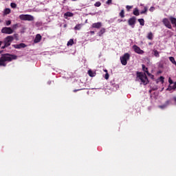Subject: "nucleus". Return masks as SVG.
<instances>
[{
    "mask_svg": "<svg viewBox=\"0 0 176 176\" xmlns=\"http://www.w3.org/2000/svg\"><path fill=\"white\" fill-rule=\"evenodd\" d=\"M17 60V56L10 54H3L0 56V67H6V63Z\"/></svg>",
    "mask_w": 176,
    "mask_h": 176,
    "instance_id": "obj_1",
    "label": "nucleus"
},
{
    "mask_svg": "<svg viewBox=\"0 0 176 176\" xmlns=\"http://www.w3.org/2000/svg\"><path fill=\"white\" fill-rule=\"evenodd\" d=\"M136 80L140 82L141 81V85H144L146 86L148 83H149V80H148V76H146V74L142 73L141 72H136Z\"/></svg>",
    "mask_w": 176,
    "mask_h": 176,
    "instance_id": "obj_2",
    "label": "nucleus"
},
{
    "mask_svg": "<svg viewBox=\"0 0 176 176\" xmlns=\"http://www.w3.org/2000/svg\"><path fill=\"white\" fill-rule=\"evenodd\" d=\"M14 40V37H13V36H8L4 39V45L1 47V49L9 47V46H10L12 42H13Z\"/></svg>",
    "mask_w": 176,
    "mask_h": 176,
    "instance_id": "obj_3",
    "label": "nucleus"
},
{
    "mask_svg": "<svg viewBox=\"0 0 176 176\" xmlns=\"http://www.w3.org/2000/svg\"><path fill=\"white\" fill-rule=\"evenodd\" d=\"M19 19L23 21H34L35 20L34 16L31 14H21Z\"/></svg>",
    "mask_w": 176,
    "mask_h": 176,
    "instance_id": "obj_4",
    "label": "nucleus"
},
{
    "mask_svg": "<svg viewBox=\"0 0 176 176\" xmlns=\"http://www.w3.org/2000/svg\"><path fill=\"white\" fill-rule=\"evenodd\" d=\"M129 60H130V54L129 53H125L120 57V61L122 65H127V61H129Z\"/></svg>",
    "mask_w": 176,
    "mask_h": 176,
    "instance_id": "obj_5",
    "label": "nucleus"
},
{
    "mask_svg": "<svg viewBox=\"0 0 176 176\" xmlns=\"http://www.w3.org/2000/svg\"><path fill=\"white\" fill-rule=\"evenodd\" d=\"M135 23H137V18L135 16H132L128 20V24L132 28H134V27H135Z\"/></svg>",
    "mask_w": 176,
    "mask_h": 176,
    "instance_id": "obj_6",
    "label": "nucleus"
},
{
    "mask_svg": "<svg viewBox=\"0 0 176 176\" xmlns=\"http://www.w3.org/2000/svg\"><path fill=\"white\" fill-rule=\"evenodd\" d=\"M2 34H7L8 35H10L13 34L14 31L12 28L4 27L1 29Z\"/></svg>",
    "mask_w": 176,
    "mask_h": 176,
    "instance_id": "obj_7",
    "label": "nucleus"
},
{
    "mask_svg": "<svg viewBox=\"0 0 176 176\" xmlns=\"http://www.w3.org/2000/svg\"><path fill=\"white\" fill-rule=\"evenodd\" d=\"M162 23L166 27V28H168L169 30H171L173 28V26H171V23L167 18H164L162 19Z\"/></svg>",
    "mask_w": 176,
    "mask_h": 176,
    "instance_id": "obj_8",
    "label": "nucleus"
},
{
    "mask_svg": "<svg viewBox=\"0 0 176 176\" xmlns=\"http://www.w3.org/2000/svg\"><path fill=\"white\" fill-rule=\"evenodd\" d=\"M12 47L14 49H24L27 47V45L24 43H21L20 44H14L12 45Z\"/></svg>",
    "mask_w": 176,
    "mask_h": 176,
    "instance_id": "obj_9",
    "label": "nucleus"
},
{
    "mask_svg": "<svg viewBox=\"0 0 176 176\" xmlns=\"http://www.w3.org/2000/svg\"><path fill=\"white\" fill-rule=\"evenodd\" d=\"M133 49L135 53H138V54H144V50H141L138 45H133Z\"/></svg>",
    "mask_w": 176,
    "mask_h": 176,
    "instance_id": "obj_10",
    "label": "nucleus"
},
{
    "mask_svg": "<svg viewBox=\"0 0 176 176\" xmlns=\"http://www.w3.org/2000/svg\"><path fill=\"white\" fill-rule=\"evenodd\" d=\"M42 40V36H41V34H36L34 42V43H39V42H41V41Z\"/></svg>",
    "mask_w": 176,
    "mask_h": 176,
    "instance_id": "obj_11",
    "label": "nucleus"
},
{
    "mask_svg": "<svg viewBox=\"0 0 176 176\" xmlns=\"http://www.w3.org/2000/svg\"><path fill=\"white\" fill-rule=\"evenodd\" d=\"M168 105H170V100H167L165 104L158 106V108L160 109H165V108H167Z\"/></svg>",
    "mask_w": 176,
    "mask_h": 176,
    "instance_id": "obj_12",
    "label": "nucleus"
},
{
    "mask_svg": "<svg viewBox=\"0 0 176 176\" xmlns=\"http://www.w3.org/2000/svg\"><path fill=\"white\" fill-rule=\"evenodd\" d=\"M102 23L101 22H98L92 24V28H101Z\"/></svg>",
    "mask_w": 176,
    "mask_h": 176,
    "instance_id": "obj_13",
    "label": "nucleus"
},
{
    "mask_svg": "<svg viewBox=\"0 0 176 176\" xmlns=\"http://www.w3.org/2000/svg\"><path fill=\"white\" fill-rule=\"evenodd\" d=\"M88 75L91 77V78H94V76H96V72H93L91 69H89L88 71Z\"/></svg>",
    "mask_w": 176,
    "mask_h": 176,
    "instance_id": "obj_14",
    "label": "nucleus"
},
{
    "mask_svg": "<svg viewBox=\"0 0 176 176\" xmlns=\"http://www.w3.org/2000/svg\"><path fill=\"white\" fill-rule=\"evenodd\" d=\"M103 34H105V28H102L98 33V36H102Z\"/></svg>",
    "mask_w": 176,
    "mask_h": 176,
    "instance_id": "obj_15",
    "label": "nucleus"
},
{
    "mask_svg": "<svg viewBox=\"0 0 176 176\" xmlns=\"http://www.w3.org/2000/svg\"><path fill=\"white\" fill-rule=\"evenodd\" d=\"M147 39H149L150 41H152L153 39V34L152 32H150L147 35Z\"/></svg>",
    "mask_w": 176,
    "mask_h": 176,
    "instance_id": "obj_16",
    "label": "nucleus"
},
{
    "mask_svg": "<svg viewBox=\"0 0 176 176\" xmlns=\"http://www.w3.org/2000/svg\"><path fill=\"white\" fill-rule=\"evenodd\" d=\"M74 16V14L72 12H67L64 14L65 17H72Z\"/></svg>",
    "mask_w": 176,
    "mask_h": 176,
    "instance_id": "obj_17",
    "label": "nucleus"
},
{
    "mask_svg": "<svg viewBox=\"0 0 176 176\" xmlns=\"http://www.w3.org/2000/svg\"><path fill=\"white\" fill-rule=\"evenodd\" d=\"M138 21L140 23V25H145V21L144 20V19H138Z\"/></svg>",
    "mask_w": 176,
    "mask_h": 176,
    "instance_id": "obj_18",
    "label": "nucleus"
},
{
    "mask_svg": "<svg viewBox=\"0 0 176 176\" xmlns=\"http://www.w3.org/2000/svg\"><path fill=\"white\" fill-rule=\"evenodd\" d=\"M142 71H144V72H145L146 74H148V72H149V71H148V67H146L145 65H142Z\"/></svg>",
    "mask_w": 176,
    "mask_h": 176,
    "instance_id": "obj_19",
    "label": "nucleus"
},
{
    "mask_svg": "<svg viewBox=\"0 0 176 176\" xmlns=\"http://www.w3.org/2000/svg\"><path fill=\"white\" fill-rule=\"evenodd\" d=\"M133 14L134 16H140V11L138 10V8H135L133 10Z\"/></svg>",
    "mask_w": 176,
    "mask_h": 176,
    "instance_id": "obj_20",
    "label": "nucleus"
},
{
    "mask_svg": "<svg viewBox=\"0 0 176 176\" xmlns=\"http://www.w3.org/2000/svg\"><path fill=\"white\" fill-rule=\"evenodd\" d=\"M169 60L172 63V64H174L176 66V61H175V58H174V57L170 56Z\"/></svg>",
    "mask_w": 176,
    "mask_h": 176,
    "instance_id": "obj_21",
    "label": "nucleus"
},
{
    "mask_svg": "<svg viewBox=\"0 0 176 176\" xmlns=\"http://www.w3.org/2000/svg\"><path fill=\"white\" fill-rule=\"evenodd\" d=\"M74 38H71L69 39V41L67 42V46H72V45H74Z\"/></svg>",
    "mask_w": 176,
    "mask_h": 176,
    "instance_id": "obj_22",
    "label": "nucleus"
},
{
    "mask_svg": "<svg viewBox=\"0 0 176 176\" xmlns=\"http://www.w3.org/2000/svg\"><path fill=\"white\" fill-rule=\"evenodd\" d=\"M81 28H82L81 24H78L74 27V30H76V31H79V30H80Z\"/></svg>",
    "mask_w": 176,
    "mask_h": 176,
    "instance_id": "obj_23",
    "label": "nucleus"
},
{
    "mask_svg": "<svg viewBox=\"0 0 176 176\" xmlns=\"http://www.w3.org/2000/svg\"><path fill=\"white\" fill-rule=\"evenodd\" d=\"M155 57L159 58L160 57V54H159L158 51L156 50H153Z\"/></svg>",
    "mask_w": 176,
    "mask_h": 176,
    "instance_id": "obj_24",
    "label": "nucleus"
},
{
    "mask_svg": "<svg viewBox=\"0 0 176 176\" xmlns=\"http://www.w3.org/2000/svg\"><path fill=\"white\" fill-rule=\"evenodd\" d=\"M119 16H120V17H121V19H124V10H122L120 11V12L119 13Z\"/></svg>",
    "mask_w": 176,
    "mask_h": 176,
    "instance_id": "obj_25",
    "label": "nucleus"
},
{
    "mask_svg": "<svg viewBox=\"0 0 176 176\" xmlns=\"http://www.w3.org/2000/svg\"><path fill=\"white\" fill-rule=\"evenodd\" d=\"M146 12H148V8L144 7V10L140 12V14H145V13H146Z\"/></svg>",
    "mask_w": 176,
    "mask_h": 176,
    "instance_id": "obj_26",
    "label": "nucleus"
},
{
    "mask_svg": "<svg viewBox=\"0 0 176 176\" xmlns=\"http://www.w3.org/2000/svg\"><path fill=\"white\" fill-rule=\"evenodd\" d=\"M10 6L12 9H16V8H17V4H16V3H11Z\"/></svg>",
    "mask_w": 176,
    "mask_h": 176,
    "instance_id": "obj_27",
    "label": "nucleus"
},
{
    "mask_svg": "<svg viewBox=\"0 0 176 176\" xmlns=\"http://www.w3.org/2000/svg\"><path fill=\"white\" fill-rule=\"evenodd\" d=\"M94 6H96V8H100V6H101V2L97 1L96 3H95Z\"/></svg>",
    "mask_w": 176,
    "mask_h": 176,
    "instance_id": "obj_28",
    "label": "nucleus"
},
{
    "mask_svg": "<svg viewBox=\"0 0 176 176\" xmlns=\"http://www.w3.org/2000/svg\"><path fill=\"white\" fill-rule=\"evenodd\" d=\"M10 13V10L9 8H6L4 10V14H9Z\"/></svg>",
    "mask_w": 176,
    "mask_h": 176,
    "instance_id": "obj_29",
    "label": "nucleus"
},
{
    "mask_svg": "<svg viewBox=\"0 0 176 176\" xmlns=\"http://www.w3.org/2000/svg\"><path fill=\"white\" fill-rule=\"evenodd\" d=\"M147 75H148V76H150V78L151 79H154V78H155V76H153V74L149 73V72H147Z\"/></svg>",
    "mask_w": 176,
    "mask_h": 176,
    "instance_id": "obj_30",
    "label": "nucleus"
},
{
    "mask_svg": "<svg viewBox=\"0 0 176 176\" xmlns=\"http://www.w3.org/2000/svg\"><path fill=\"white\" fill-rule=\"evenodd\" d=\"M104 78L108 80V79H109V74L108 73H106V74L104 75Z\"/></svg>",
    "mask_w": 176,
    "mask_h": 176,
    "instance_id": "obj_31",
    "label": "nucleus"
},
{
    "mask_svg": "<svg viewBox=\"0 0 176 176\" xmlns=\"http://www.w3.org/2000/svg\"><path fill=\"white\" fill-rule=\"evenodd\" d=\"M160 80L162 82V83H164V77L160 76Z\"/></svg>",
    "mask_w": 176,
    "mask_h": 176,
    "instance_id": "obj_32",
    "label": "nucleus"
},
{
    "mask_svg": "<svg viewBox=\"0 0 176 176\" xmlns=\"http://www.w3.org/2000/svg\"><path fill=\"white\" fill-rule=\"evenodd\" d=\"M126 8L127 11L129 12V10H130V9L133 8V6H126Z\"/></svg>",
    "mask_w": 176,
    "mask_h": 176,
    "instance_id": "obj_33",
    "label": "nucleus"
},
{
    "mask_svg": "<svg viewBox=\"0 0 176 176\" xmlns=\"http://www.w3.org/2000/svg\"><path fill=\"white\" fill-rule=\"evenodd\" d=\"M14 36L16 41H19V34H14Z\"/></svg>",
    "mask_w": 176,
    "mask_h": 176,
    "instance_id": "obj_34",
    "label": "nucleus"
},
{
    "mask_svg": "<svg viewBox=\"0 0 176 176\" xmlns=\"http://www.w3.org/2000/svg\"><path fill=\"white\" fill-rule=\"evenodd\" d=\"M6 25H10V24H12V21H6Z\"/></svg>",
    "mask_w": 176,
    "mask_h": 176,
    "instance_id": "obj_35",
    "label": "nucleus"
},
{
    "mask_svg": "<svg viewBox=\"0 0 176 176\" xmlns=\"http://www.w3.org/2000/svg\"><path fill=\"white\" fill-rule=\"evenodd\" d=\"M166 90H168V91H171V90H173V87L169 86V87L166 89Z\"/></svg>",
    "mask_w": 176,
    "mask_h": 176,
    "instance_id": "obj_36",
    "label": "nucleus"
},
{
    "mask_svg": "<svg viewBox=\"0 0 176 176\" xmlns=\"http://www.w3.org/2000/svg\"><path fill=\"white\" fill-rule=\"evenodd\" d=\"M111 3H112V0H107V5H111Z\"/></svg>",
    "mask_w": 176,
    "mask_h": 176,
    "instance_id": "obj_37",
    "label": "nucleus"
},
{
    "mask_svg": "<svg viewBox=\"0 0 176 176\" xmlns=\"http://www.w3.org/2000/svg\"><path fill=\"white\" fill-rule=\"evenodd\" d=\"M168 82L170 83V85H173V80H171V78H170L168 79Z\"/></svg>",
    "mask_w": 176,
    "mask_h": 176,
    "instance_id": "obj_38",
    "label": "nucleus"
},
{
    "mask_svg": "<svg viewBox=\"0 0 176 176\" xmlns=\"http://www.w3.org/2000/svg\"><path fill=\"white\" fill-rule=\"evenodd\" d=\"M149 10H150L151 12H153V11L155 10V7H151L150 9H149Z\"/></svg>",
    "mask_w": 176,
    "mask_h": 176,
    "instance_id": "obj_39",
    "label": "nucleus"
},
{
    "mask_svg": "<svg viewBox=\"0 0 176 176\" xmlns=\"http://www.w3.org/2000/svg\"><path fill=\"white\" fill-rule=\"evenodd\" d=\"M173 90H175L176 89V86L175 84H174V85L172 87Z\"/></svg>",
    "mask_w": 176,
    "mask_h": 176,
    "instance_id": "obj_40",
    "label": "nucleus"
},
{
    "mask_svg": "<svg viewBox=\"0 0 176 176\" xmlns=\"http://www.w3.org/2000/svg\"><path fill=\"white\" fill-rule=\"evenodd\" d=\"M16 27H17V24L13 25H12L13 30H14V28H16Z\"/></svg>",
    "mask_w": 176,
    "mask_h": 176,
    "instance_id": "obj_41",
    "label": "nucleus"
},
{
    "mask_svg": "<svg viewBox=\"0 0 176 176\" xmlns=\"http://www.w3.org/2000/svg\"><path fill=\"white\" fill-rule=\"evenodd\" d=\"M123 21V19H118V23H122Z\"/></svg>",
    "mask_w": 176,
    "mask_h": 176,
    "instance_id": "obj_42",
    "label": "nucleus"
},
{
    "mask_svg": "<svg viewBox=\"0 0 176 176\" xmlns=\"http://www.w3.org/2000/svg\"><path fill=\"white\" fill-rule=\"evenodd\" d=\"M90 34H91V35H94L95 32L94 31H90Z\"/></svg>",
    "mask_w": 176,
    "mask_h": 176,
    "instance_id": "obj_43",
    "label": "nucleus"
},
{
    "mask_svg": "<svg viewBox=\"0 0 176 176\" xmlns=\"http://www.w3.org/2000/svg\"><path fill=\"white\" fill-rule=\"evenodd\" d=\"M79 90H80V89H74V93H76V91H79Z\"/></svg>",
    "mask_w": 176,
    "mask_h": 176,
    "instance_id": "obj_44",
    "label": "nucleus"
},
{
    "mask_svg": "<svg viewBox=\"0 0 176 176\" xmlns=\"http://www.w3.org/2000/svg\"><path fill=\"white\" fill-rule=\"evenodd\" d=\"M104 72H106V74H108V70L104 69Z\"/></svg>",
    "mask_w": 176,
    "mask_h": 176,
    "instance_id": "obj_45",
    "label": "nucleus"
},
{
    "mask_svg": "<svg viewBox=\"0 0 176 176\" xmlns=\"http://www.w3.org/2000/svg\"><path fill=\"white\" fill-rule=\"evenodd\" d=\"M174 101L176 102V97L173 98Z\"/></svg>",
    "mask_w": 176,
    "mask_h": 176,
    "instance_id": "obj_46",
    "label": "nucleus"
},
{
    "mask_svg": "<svg viewBox=\"0 0 176 176\" xmlns=\"http://www.w3.org/2000/svg\"><path fill=\"white\" fill-rule=\"evenodd\" d=\"M1 45H2V41H0V47Z\"/></svg>",
    "mask_w": 176,
    "mask_h": 176,
    "instance_id": "obj_47",
    "label": "nucleus"
},
{
    "mask_svg": "<svg viewBox=\"0 0 176 176\" xmlns=\"http://www.w3.org/2000/svg\"><path fill=\"white\" fill-rule=\"evenodd\" d=\"M175 86L176 87V81L174 82Z\"/></svg>",
    "mask_w": 176,
    "mask_h": 176,
    "instance_id": "obj_48",
    "label": "nucleus"
},
{
    "mask_svg": "<svg viewBox=\"0 0 176 176\" xmlns=\"http://www.w3.org/2000/svg\"><path fill=\"white\" fill-rule=\"evenodd\" d=\"M64 1H63V3H65V0H63Z\"/></svg>",
    "mask_w": 176,
    "mask_h": 176,
    "instance_id": "obj_49",
    "label": "nucleus"
},
{
    "mask_svg": "<svg viewBox=\"0 0 176 176\" xmlns=\"http://www.w3.org/2000/svg\"><path fill=\"white\" fill-rule=\"evenodd\" d=\"M1 53H2V51H0V54H1Z\"/></svg>",
    "mask_w": 176,
    "mask_h": 176,
    "instance_id": "obj_50",
    "label": "nucleus"
},
{
    "mask_svg": "<svg viewBox=\"0 0 176 176\" xmlns=\"http://www.w3.org/2000/svg\"><path fill=\"white\" fill-rule=\"evenodd\" d=\"M72 1H76V0H72Z\"/></svg>",
    "mask_w": 176,
    "mask_h": 176,
    "instance_id": "obj_51",
    "label": "nucleus"
},
{
    "mask_svg": "<svg viewBox=\"0 0 176 176\" xmlns=\"http://www.w3.org/2000/svg\"><path fill=\"white\" fill-rule=\"evenodd\" d=\"M175 36H176V35H175Z\"/></svg>",
    "mask_w": 176,
    "mask_h": 176,
    "instance_id": "obj_52",
    "label": "nucleus"
}]
</instances>
